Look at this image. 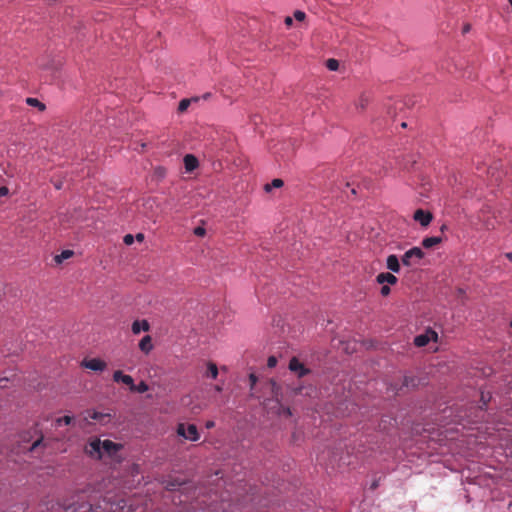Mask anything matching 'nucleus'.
<instances>
[{"label":"nucleus","mask_w":512,"mask_h":512,"mask_svg":"<svg viewBox=\"0 0 512 512\" xmlns=\"http://www.w3.org/2000/svg\"><path fill=\"white\" fill-rule=\"evenodd\" d=\"M46 511L41 512H115L121 510L125 512L126 501L124 499L119 500L117 503H111L110 499L104 498L97 504H92L87 501H80V498L69 504L62 506L59 503L48 502L45 504Z\"/></svg>","instance_id":"nucleus-1"},{"label":"nucleus","mask_w":512,"mask_h":512,"mask_svg":"<svg viewBox=\"0 0 512 512\" xmlns=\"http://www.w3.org/2000/svg\"><path fill=\"white\" fill-rule=\"evenodd\" d=\"M194 495L196 505L205 512H236L241 505L238 500L234 503V500L230 498L229 491L218 495L216 491L210 490L205 494L202 489H199L197 493L194 492Z\"/></svg>","instance_id":"nucleus-2"},{"label":"nucleus","mask_w":512,"mask_h":512,"mask_svg":"<svg viewBox=\"0 0 512 512\" xmlns=\"http://www.w3.org/2000/svg\"><path fill=\"white\" fill-rule=\"evenodd\" d=\"M425 256V253L419 247H413L406 251L401 258L403 265L411 267L416 266Z\"/></svg>","instance_id":"nucleus-3"},{"label":"nucleus","mask_w":512,"mask_h":512,"mask_svg":"<svg viewBox=\"0 0 512 512\" xmlns=\"http://www.w3.org/2000/svg\"><path fill=\"white\" fill-rule=\"evenodd\" d=\"M177 434L190 441H197L199 439V433L194 424H189L188 426H185L183 423L178 424Z\"/></svg>","instance_id":"nucleus-4"},{"label":"nucleus","mask_w":512,"mask_h":512,"mask_svg":"<svg viewBox=\"0 0 512 512\" xmlns=\"http://www.w3.org/2000/svg\"><path fill=\"white\" fill-rule=\"evenodd\" d=\"M85 452L92 458H102V441L100 439H93L85 446Z\"/></svg>","instance_id":"nucleus-5"},{"label":"nucleus","mask_w":512,"mask_h":512,"mask_svg":"<svg viewBox=\"0 0 512 512\" xmlns=\"http://www.w3.org/2000/svg\"><path fill=\"white\" fill-rule=\"evenodd\" d=\"M81 366L86 369H90L92 371L102 372L106 369L107 363L100 358H91V359L85 358L81 362Z\"/></svg>","instance_id":"nucleus-6"},{"label":"nucleus","mask_w":512,"mask_h":512,"mask_svg":"<svg viewBox=\"0 0 512 512\" xmlns=\"http://www.w3.org/2000/svg\"><path fill=\"white\" fill-rule=\"evenodd\" d=\"M413 219L416 222H419L421 226L427 227L431 223V221L433 219V215L429 211H425L423 209H417L414 212Z\"/></svg>","instance_id":"nucleus-7"},{"label":"nucleus","mask_w":512,"mask_h":512,"mask_svg":"<svg viewBox=\"0 0 512 512\" xmlns=\"http://www.w3.org/2000/svg\"><path fill=\"white\" fill-rule=\"evenodd\" d=\"M438 335L433 330H427L425 334L418 335L414 338V344L417 347H424L426 346L431 339L434 341H437Z\"/></svg>","instance_id":"nucleus-8"},{"label":"nucleus","mask_w":512,"mask_h":512,"mask_svg":"<svg viewBox=\"0 0 512 512\" xmlns=\"http://www.w3.org/2000/svg\"><path fill=\"white\" fill-rule=\"evenodd\" d=\"M289 369L296 373L300 378L310 373V370L306 368L296 357H293L290 360Z\"/></svg>","instance_id":"nucleus-9"},{"label":"nucleus","mask_w":512,"mask_h":512,"mask_svg":"<svg viewBox=\"0 0 512 512\" xmlns=\"http://www.w3.org/2000/svg\"><path fill=\"white\" fill-rule=\"evenodd\" d=\"M121 448V445L111 441L104 440L102 441V457L104 455H108L110 457L114 456Z\"/></svg>","instance_id":"nucleus-10"},{"label":"nucleus","mask_w":512,"mask_h":512,"mask_svg":"<svg viewBox=\"0 0 512 512\" xmlns=\"http://www.w3.org/2000/svg\"><path fill=\"white\" fill-rule=\"evenodd\" d=\"M376 281L379 284L388 283L390 285H395L398 282V279L392 273L382 272L376 276Z\"/></svg>","instance_id":"nucleus-11"},{"label":"nucleus","mask_w":512,"mask_h":512,"mask_svg":"<svg viewBox=\"0 0 512 512\" xmlns=\"http://www.w3.org/2000/svg\"><path fill=\"white\" fill-rule=\"evenodd\" d=\"M162 484L167 490L175 491L180 489L186 483L179 478H169L167 480H164Z\"/></svg>","instance_id":"nucleus-12"},{"label":"nucleus","mask_w":512,"mask_h":512,"mask_svg":"<svg viewBox=\"0 0 512 512\" xmlns=\"http://www.w3.org/2000/svg\"><path fill=\"white\" fill-rule=\"evenodd\" d=\"M183 161L187 172L194 171L199 165L198 159L192 154L185 155Z\"/></svg>","instance_id":"nucleus-13"},{"label":"nucleus","mask_w":512,"mask_h":512,"mask_svg":"<svg viewBox=\"0 0 512 512\" xmlns=\"http://www.w3.org/2000/svg\"><path fill=\"white\" fill-rule=\"evenodd\" d=\"M386 266L390 271L394 273H398L401 269L399 259L394 254H391L387 257Z\"/></svg>","instance_id":"nucleus-14"},{"label":"nucleus","mask_w":512,"mask_h":512,"mask_svg":"<svg viewBox=\"0 0 512 512\" xmlns=\"http://www.w3.org/2000/svg\"><path fill=\"white\" fill-rule=\"evenodd\" d=\"M150 325L147 320H135L132 323L131 330L134 334H139L141 331H149Z\"/></svg>","instance_id":"nucleus-15"},{"label":"nucleus","mask_w":512,"mask_h":512,"mask_svg":"<svg viewBox=\"0 0 512 512\" xmlns=\"http://www.w3.org/2000/svg\"><path fill=\"white\" fill-rule=\"evenodd\" d=\"M139 349L144 354H149L153 350L152 337L145 335L139 342Z\"/></svg>","instance_id":"nucleus-16"},{"label":"nucleus","mask_w":512,"mask_h":512,"mask_svg":"<svg viewBox=\"0 0 512 512\" xmlns=\"http://www.w3.org/2000/svg\"><path fill=\"white\" fill-rule=\"evenodd\" d=\"M442 242V238L438 236L426 237L422 240V246L426 249L432 248Z\"/></svg>","instance_id":"nucleus-17"},{"label":"nucleus","mask_w":512,"mask_h":512,"mask_svg":"<svg viewBox=\"0 0 512 512\" xmlns=\"http://www.w3.org/2000/svg\"><path fill=\"white\" fill-rule=\"evenodd\" d=\"M73 251L72 250H64L62 251L60 254L56 255L54 257V261L57 263V264H60L62 263L64 260L66 259H69L70 257L73 256Z\"/></svg>","instance_id":"nucleus-18"},{"label":"nucleus","mask_w":512,"mask_h":512,"mask_svg":"<svg viewBox=\"0 0 512 512\" xmlns=\"http://www.w3.org/2000/svg\"><path fill=\"white\" fill-rule=\"evenodd\" d=\"M284 185L282 179L276 178L271 181V183H267L264 186L266 192H270L273 188H281Z\"/></svg>","instance_id":"nucleus-19"},{"label":"nucleus","mask_w":512,"mask_h":512,"mask_svg":"<svg viewBox=\"0 0 512 512\" xmlns=\"http://www.w3.org/2000/svg\"><path fill=\"white\" fill-rule=\"evenodd\" d=\"M192 101H197V99H182L180 102H179V105H178V112L179 113H184L185 111H187V109L189 108L190 104Z\"/></svg>","instance_id":"nucleus-20"},{"label":"nucleus","mask_w":512,"mask_h":512,"mask_svg":"<svg viewBox=\"0 0 512 512\" xmlns=\"http://www.w3.org/2000/svg\"><path fill=\"white\" fill-rule=\"evenodd\" d=\"M207 375L215 379L218 375L217 365L213 362L207 364Z\"/></svg>","instance_id":"nucleus-21"},{"label":"nucleus","mask_w":512,"mask_h":512,"mask_svg":"<svg viewBox=\"0 0 512 512\" xmlns=\"http://www.w3.org/2000/svg\"><path fill=\"white\" fill-rule=\"evenodd\" d=\"M26 103L30 106L38 107L41 111L45 109V105L36 98L29 97L26 99Z\"/></svg>","instance_id":"nucleus-22"},{"label":"nucleus","mask_w":512,"mask_h":512,"mask_svg":"<svg viewBox=\"0 0 512 512\" xmlns=\"http://www.w3.org/2000/svg\"><path fill=\"white\" fill-rule=\"evenodd\" d=\"M131 391L138 392V393H144V392L148 391V385L144 381H141L138 385L134 384Z\"/></svg>","instance_id":"nucleus-23"},{"label":"nucleus","mask_w":512,"mask_h":512,"mask_svg":"<svg viewBox=\"0 0 512 512\" xmlns=\"http://www.w3.org/2000/svg\"><path fill=\"white\" fill-rule=\"evenodd\" d=\"M326 67L330 70V71H336L338 68H339V62L338 60L336 59H328L326 61Z\"/></svg>","instance_id":"nucleus-24"},{"label":"nucleus","mask_w":512,"mask_h":512,"mask_svg":"<svg viewBox=\"0 0 512 512\" xmlns=\"http://www.w3.org/2000/svg\"><path fill=\"white\" fill-rule=\"evenodd\" d=\"M123 384L129 386L130 390L132 389L133 385H134V380L133 378L130 376V375H124L122 381H121Z\"/></svg>","instance_id":"nucleus-25"},{"label":"nucleus","mask_w":512,"mask_h":512,"mask_svg":"<svg viewBox=\"0 0 512 512\" xmlns=\"http://www.w3.org/2000/svg\"><path fill=\"white\" fill-rule=\"evenodd\" d=\"M368 102H369V98H368L367 96H365V95H362V96L360 97V99H359V101H358V104H357V105H358V107H360L361 109H364V108L367 106Z\"/></svg>","instance_id":"nucleus-26"},{"label":"nucleus","mask_w":512,"mask_h":512,"mask_svg":"<svg viewBox=\"0 0 512 512\" xmlns=\"http://www.w3.org/2000/svg\"><path fill=\"white\" fill-rule=\"evenodd\" d=\"M71 421H72V417H71V416L66 415V416H63V417H61V418H58V419H57V424H58V425H61V424L63 423V424H65V425H69V424L71 423Z\"/></svg>","instance_id":"nucleus-27"},{"label":"nucleus","mask_w":512,"mask_h":512,"mask_svg":"<svg viewBox=\"0 0 512 512\" xmlns=\"http://www.w3.org/2000/svg\"><path fill=\"white\" fill-rule=\"evenodd\" d=\"M124 373L121 371V370H117L113 373V380L117 383L121 382L123 377H124Z\"/></svg>","instance_id":"nucleus-28"},{"label":"nucleus","mask_w":512,"mask_h":512,"mask_svg":"<svg viewBox=\"0 0 512 512\" xmlns=\"http://www.w3.org/2000/svg\"><path fill=\"white\" fill-rule=\"evenodd\" d=\"M293 16L297 21H303L306 18V14L300 10H296Z\"/></svg>","instance_id":"nucleus-29"},{"label":"nucleus","mask_w":512,"mask_h":512,"mask_svg":"<svg viewBox=\"0 0 512 512\" xmlns=\"http://www.w3.org/2000/svg\"><path fill=\"white\" fill-rule=\"evenodd\" d=\"M490 395H485L483 392L481 393V401H482V406L480 407L481 409H483L484 407L487 406L488 402L490 401Z\"/></svg>","instance_id":"nucleus-30"},{"label":"nucleus","mask_w":512,"mask_h":512,"mask_svg":"<svg viewBox=\"0 0 512 512\" xmlns=\"http://www.w3.org/2000/svg\"><path fill=\"white\" fill-rule=\"evenodd\" d=\"M277 365V358L275 356H270L267 360V366L269 368H274Z\"/></svg>","instance_id":"nucleus-31"},{"label":"nucleus","mask_w":512,"mask_h":512,"mask_svg":"<svg viewBox=\"0 0 512 512\" xmlns=\"http://www.w3.org/2000/svg\"><path fill=\"white\" fill-rule=\"evenodd\" d=\"M415 380L414 378L404 377L403 386L409 387V386H415Z\"/></svg>","instance_id":"nucleus-32"},{"label":"nucleus","mask_w":512,"mask_h":512,"mask_svg":"<svg viewBox=\"0 0 512 512\" xmlns=\"http://www.w3.org/2000/svg\"><path fill=\"white\" fill-rule=\"evenodd\" d=\"M123 242H124L126 245H131V244H133V242H134V237H133V235H131V234H127V235H125V236H124V238H123Z\"/></svg>","instance_id":"nucleus-33"},{"label":"nucleus","mask_w":512,"mask_h":512,"mask_svg":"<svg viewBox=\"0 0 512 512\" xmlns=\"http://www.w3.org/2000/svg\"><path fill=\"white\" fill-rule=\"evenodd\" d=\"M194 234L202 237L206 234V230L205 228L199 226L194 229Z\"/></svg>","instance_id":"nucleus-34"},{"label":"nucleus","mask_w":512,"mask_h":512,"mask_svg":"<svg viewBox=\"0 0 512 512\" xmlns=\"http://www.w3.org/2000/svg\"><path fill=\"white\" fill-rule=\"evenodd\" d=\"M43 442V438L37 439L32 446L30 447V451H34L37 447H39Z\"/></svg>","instance_id":"nucleus-35"},{"label":"nucleus","mask_w":512,"mask_h":512,"mask_svg":"<svg viewBox=\"0 0 512 512\" xmlns=\"http://www.w3.org/2000/svg\"><path fill=\"white\" fill-rule=\"evenodd\" d=\"M380 292H381L382 296H388L390 294L391 290H390L389 286L384 285V286H382Z\"/></svg>","instance_id":"nucleus-36"},{"label":"nucleus","mask_w":512,"mask_h":512,"mask_svg":"<svg viewBox=\"0 0 512 512\" xmlns=\"http://www.w3.org/2000/svg\"><path fill=\"white\" fill-rule=\"evenodd\" d=\"M281 414H283L286 417H289L292 415L291 410L289 407H282Z\"/></svg>","instance_id":"nucleus-37"},{"label":"nucleus","mask_w":512,"mask_h":512,"mask_svg":"<svg viewBox=\"0 0 512 512\" xmlns=\"http://www.w3.org/2000/svg\"><path fill=\"white\" fill-rule=\"evenodd\" d=\"M9 192L8 188L5 186L0 187V196H5Z\"/></svg>","instance_id":"nucleus-38"},{"label":"nucleus","mask_w":512,"mask_h":512,"mask_svg":"<svg viewBox=\"0 0 512 512\" xmlns=\"http://www.w3.org/2000/svg\"><path fill=\"white\" fill-rule=\"evenodd\" d=\"M285 24L290 27L293 23V19L290 16H287L284 20Z\"/></svg>","instance_id":"nucleus-39"},{"label":"nucleus","mask_w":512,"mask_h":512,"mask_svg":"<svg viewBox=\"0 0 512 512\" xmlns=\"http://www.w3.org/2000/svg\"><path fill=\"white\" fill-rule=\"evenodd\" d=\"M136 239H137V241H139V242L143 241V240H144V234H142V233H138V234L136 235Z\"/></svg>","instance_id":"nucleus-40"},{"label":"nucleus","mask_w":512,"mask_h":512,"mask_svg":"<svg viewBox=\"0 0 512 512\" xmlns=\"http://www.w3.org/2000/svg\"><path fill=\"white\" fill-rule=\"evenodd\" d=\"M249 378H250L251 384L254 385L257 381L256 376L254 374H251Z\"/></svg>","instance_id":"nucleus-41"},{"label":"nucleus","mask_w":512,"mask_h":512,"mask_svg":"<svg viewBox=\"0 0 512 512\" xmlns=\"http://www.w3.org/2000/svg\"><path fill=\"white\" fill-rule=\"evenodd\" d=\"M214 426H215L214 421H207L206 428L210 429V428H213Z\"/></svg>","instance_id":"nucleus-42"},{"label":"nucleus","mask_w":512,"mask_h":512,"mask_svg":"<svg viewBox=\"0 0 512 512\" xmlns=\"http://www.w3.org/2000/svg\"><path fill=\"white\" fill-rule=\"evenodd\" d=\"M54 186L56 189L60 190L62 188V182H55Z\"/></svg>","instance_id":"nucleus-43"},{"label":"nucleus","mask_w":512,"mask_h":512,"mask_svg":"<svg viewBox=\"0 0 512 512\" xmlns=\"http://www.w3.org/2000/svg\"><path fill=\"white\" fill-rule=\"evenodd\" d=\"M505 257H506L509 261H511V262H512V252H507V253L505 254Z\"/></svg>","instance_id":"nucleus-44"},{"label":"nucleus","mask_w":512,"mask_h":512,"mask_svg":"<svg viewBox=\"0 0 512 512\" xmlns=\"http://www.w3.org/2000/svg\"><path fill=\"white\" fill-rule=\"evenodd\" d=\"M92 419L94 420H98L100 418V415L96 412L93 413V415L91 416Z\"/></svg>","instance_id":"nucleus-45"},{"label":"nucleus","mask_w":512,"mask_h":512,"mask_svg":"<svg viewBox=\"0 0 512 512\" xmlns=\"http://www.w3.org/2000/svg\"><path fill=\"white\" fill-rule=\"evenodd\" d=\"M271 384H272L273 391H274L276 388H278V387H277V384H276L275 382H272Z\"/></svg>","instance_id":"nucleus-46"},{"label":"nucleus","mask_w":512,"mask_h":512,"mask_svg":"<svg viewBox=\"0 0 512 512\" xmlns=\"http://www.w3.org/2000/svg\"><path fill=\"white\" fill-rule=\"evenodd\" d=\"M216 390L220 392L222 388L220 386H216Z\"/></svg>","instance_id":"nucleus-47"},{"label":"nucleus","mask_w":512,"mask_h":512,"mask_svg":"<svg viewBox=\"0 0 512 512\" xmlns=\"http://www.w3.org/2000/svg\"><path fill=\"white\" fill-rule=\"evenodd\" d=\"M468 30H469V26H466V27L464 28V32H467Z\"/></svg>","instance_id":"nucleus-48"},{"label":"nucleus","mask_w":512,"mask_h":512,"mask_svg":"<svg viewBox=\"0 0 512 512\" xmlns=\"http://www.w3.org/2000/svg\"><path fill=\"white\" fill-rule=\"evenodd\" d=\"M50 3L55 2L56 0H48Z\"/></svg>","instance_id":"nucleus-49"},{"label":"nucleus","mask_w":512,"mask_h":512,"mask_svg":"<svg viewBox=\"0 0 512 512\" xmlns=\"http://www.w3.org/2000/svg\"><path fill=\"white\" fill-rule=\"evenodd\" d=\"M508 1H509L510 5H511V7H512V0H508Z\"/></svg>","instance_id":"nucleus-50"},{"label":"nucleus","mask_w":512,"mask_h":512,"mask_svg":"<svg viewBox=\"0 0 512 512\" xmlns=\"http://www.w3.org/2000/svg\"><path fill=\"white\" fill-rule=\"evenodd\" d=\"M510 326L512 327V320H511Z\"/></svg>","instance_id":"nucleus-51"}]
</instances>
